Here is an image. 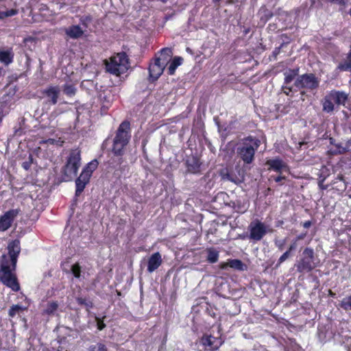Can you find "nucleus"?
<instances>
[{
  "mask_svg": "<svg viewBox=\"0 0 351 351\" xmlns=\"http://www.w3.org/2000/svg\"><path fill=\"white\" fill-rule=\"evenodd\" d=\"M81 151L79 148L70 151L66 162L60 170L62 181L71 182L76 177L81 166Z\"/></svg>",
  "mask_w": 351,
  "mask_h": 351,
  "instance_id": "1",
  "label": "nucleus"
},
{
  "mask_svg": "<svg viewBox=\"0 0 351 351\" xmlns=\"http://www.w3.org/2000/svg\"><path fill=\"white\" fill-rule=\"evenodd\" d=\"M261 141L254 136H249L243 140V143L237 147L238 156L245 164L250 165L254 160L256 150L261 145Z\"/></svg>",
  "mask_w": 351,
  "mask_h": 351,
  "instance_id": "2",
  "label": "nucleus"
},
{
  "mask_svg": "<svg viewBox=\"0 0 351 351\" xmlns=\"http://www.w3.org/2000/svg\"><path fill=\"white\" fill-rule=\"evenodd\" d=\"M319 265V260L315 255L313 248L306 247L300 258L295 262V267L300 274L310 273Z\"/></svg>",
  "mask_w": 351,
  "mask_h": 351,
  "instance_id": "3",
  "label": "nucleus"
},
{
  "mask_svg": "<svg viewBox=\"0 0 351 351\" xmlns=\"http://www.w3.org/2000/svg\"><path fill=\"white\" fill-rule=\"evenodd\" d=\"M348 99V95L343 91L337 90L328 91L321 101L322 111L331 113L334 111L335 105L344 106Z\"/></svg>",
  "mask_w": 351,
  "mask_h": 351,
  "instance_id": "4",
  "label": "nucleus"
},
{
  "mask_svg": "<svg viewBox=\"0 0 351 351\" xmlns=\"http://www.w3.org/2000/svg\"><path fill=\"white\" fill-rule=\"evenodd\" d=\"M319 79L315 73H304L298 75L294 81V91H296V89H304L311 93L316 92L319 86Z\"/></svg>",
  "mask_w": 351,
  "mask_h": 351,
  "instance_id": "5",
  "label": "nucleus"
},
{
  "mask_svg": "<svg viewBox=\"0 0 351 351\" xmlns=\"http://www.w3.org/2000/svg\"><path fill=\"white\" fill-rule=\"evenodd\" d=\"M128 63L126 54L125 53H120L116 56L110 58V62H106V69L108 73L116 76H120L127 69Z\"/></svg>",
  "mask_w": 351,
  "mask_h": 351,
  "instance_id": "6",
  "label": "nucleus"
},
{
  "mask_svg": "<svg viewBox=\"0 0 351 351\" xmlns=\"http://www.w3.org/2000/svg\"><path fill=\"white\" fill-rule=\"evenodd\" d=\"M0 281L14 291H19L20 290V285L17 278L12 274L8 261L3 262L1 265Z\"/></svg>",
  "mask_w": 351,
  "mask_h": 351,
  "instance_id": "7",
  "label": "nucleus"
},
{
  "mask_svg": "<svg viewBox=\"0 0 351 351\" xmlns=\"http://www.w3.org/2000/svg\"><path fill=\"white\" fill-rule=\"evenodd\" d=\"M284 84L281 87V90L285 95L293 97L295 88L293 85L289 84L300 75L299 68L290 69L284 73Z\"/></svg>",
  "mask_w": 351,
  "mask_h": 351,
  "instance_id": "8",
  "label": "nucleus"
},
{
  "mask_svg": "<svg viewBox=\"0 0 351 351\" xmlns=\"http://www.w3.org/2000/svg\"><path fill=\"white\" fill-rule=\"evenodd\" d=\"M248 228L250 231L249 238L255 241H261L267 234L265 225L258 219L252 221Z\"/></svg>",
  "mask_w": 351,
  "mask_h": 351,
  "instance_id": "9",
  "label": "nucleus"
},
{
  "mask_svg": "<svg viewBox=\"0 0 351 351\" xmlns=\"http://www.w3.org/2000/svg\"><path fill=\"white\" fill-rule=\"evenodd\" d=\"M200 343L205 351H217L223 343L221 337H215L212 335L204 334L200 338Z\"/></svg>",
  "mask_w": 351,
  "mask_h": 351,
  "instance_id": "10",
  "label": "nucleus"
},
{
  "mask_svg": "<svg viewBox=\"0 0 351 351\" xmlns=\"http://www.w3.org/2000/svg\"><path fill=\"white\" fill-rule=\"evenodd\" d=\"M131 138L130 123L128 121H124L119 125L116 131L115 136L113 140L129 143Z\"/></svg>",
  "mask_w": 351,
  "mask_h": 351,
  "instance_id": "11",
  "label": "nucleus"
},
{
  "mask_svg": "<svg viewBox=\"0 0 351 351\" xmlns=\"http://www.w3.org/2000/svg\"><path fill=\"white\" fill-rule=\"evenodd\" d=\"M19 209H10L0 216V231L8 230L12 225L15 218L19 214Z\"/></svg>",
  "mask_w": 351,
  "mask_h": 351,
  "instance_id": "12",
  "label": "nucleus"
},
{
  "mask_svg": "<svg viewBox=\"0 0 351 351\" xmlns=\"http://www.w3.org/2000/svg\"><path fill=\"white\" fill-rule=\"evenodd\" d=\"M165 64L166 60H162L161 58H156L154 62L149 64V77L154 80H158L163 73Z\"/></svg>",
  "mask_w": 351,
  "mask_h": 351,
  "instance_id": "13",
  "label": "nucleus"
},
{
  "mask_svg": "<svg viewBox=\"0 0 351 351\" xmlns=\"http://www.w3.org/2000/svg\"><path fill=\"white\" fill-rule=\"evenodd\" d=\"M185 164L187 172L193 174L200 173L202 162L197 156L193 155L188 156Z\"/></svg>",
  "mask_w": 351,
  "mask_h": 351,
  "instance_id": "14",
  "label": "nucleus"
},
{
  "mask_svg": "<svg viewBox=\"0 0 351 351\" xmlns=\"http://www.w3.org/2000/svg\"><path fill=\"white\" fill-rule=\"evenodd\" d=\"M42 93L47 98V104L56 105L60 95V89L58 86H50L43 90Z\"/></svg>",
  "mask_w": 351,
  "mask_h": 351,
  "instance_id": "15",
  "label": "nucleus"
},
{
  "mask_svg": "<svg viewBox=\"0 0 351 351\" xmlns=\"http://www.w3.org/2000/svg\"><path fill=\"white\" fill-rule=\"evenodd\" d=\"M266 165L269 166V170H272L279 174H281L283 171L289 170L287 164L280 158L269 159L267 160Z\"/></svg>",
  "mask_w": 351,
  "mask_h": 351,
  "instance_id": "16",
  "label": "nucleus"
},
{
  "mask_svg": "<svg viewBox=\"0 0 351 351\" xmlns=\"http://www.w3.org/2000/svg\"><path fill=\"white\" fill-rule=\"evenodd\" d=\"M161 254L157 252L151 255L147 261V271L152 273L156 270L162 264Z\"/></svg>",
  "mask_w": 351,
  "mask_h": 351,
  "instance_id": "17",
  "label": "nucleus"
},
{
  "mask_svg": "<svg viewBox=\"0 0 351 351\" xmlns=\"http://www.w3.org/2000/svg\"><path fill=\"white\" fill-rule=\"evenodd\" d=\"M90 178L85 173H80L75 179V196H79L84 191L86 186L89 183Z\"/></svg>",
  "mask_w": 351,
  "mask_h": 351,
  "instance_id": "18",
  "label": "nucleus"
},
{
  "mask_svg": "<svg viewBox=\"0 0 351 351\" xmlns=\"http://www.w3.org/2000/svg\"><path fill=\"white\" fill-rule=\"evenodd\" d=\"M228 267L239 271H243L245 269V264L239 259H228L226 263H221V269H226Z\"/></svg>",
  "mask_w": 351,
  "mask_h": 351,
  "instance_id": "19",
  "label": "nucleus"
},
{
  "mask_svg": "<svg viewBox=\"0 0 351 351\" xmlns=\"http://www.w3.org/2000/svg\"><path fill=\"white\" fill-rule=\"evenodd\" d=\"M221 176L223 179L229 180L237 184L243 181L232 170L227 168L221 171Z\"/></svg>",
  "mask_w": 351,
  "mask_h": 351,
  "instance_id": "20",
  "label": "nucleus"
},
{
  "mask_svg": "<svg viewBox=\"0 0 351 351\" xmlns=\"http://www.w3.org/2000/svg\"><path fill=\"white\" fill-rule=\"evenodd\" d=\"M65 33L70 38L77 39L82 36L84 31L79 25H71L65 29Z\"/></svg>",
  "mask_w": 351,
  "mask_h": 351,
  "instance_id": "21",
  "label": "nucleus"
},
{
  "mask_svg": "<svg viewBox=\"0 0 351 351\" xmlns=\"http://www.w3.org/2000/svg\"><path fill=\"white\" fill-rule=\"evenodd\" d=\"M258 16L259 17L260 22L263 24H265L272 18L274 14L272 11L267 9L266 6H261L258 12Z\"/></svg>",
  "mask_w": 351,
  "mask_h": 351,
  "instance_id": "22",
  "label": "nucleus"
},
{
  "mask_svg": "<svg viewBox=\"0 0 351 351\" xmlns=\"http://www.w3.org/2000/svg\"><path fill=\"white\" fill-rule=\"evenodd\" d=\"M128 143L113 140L112 152L114 156H122L125 153V147Z\"/></svg>",
  "mask_w": 351,
  "mask_h": 351,
  "instance_id": "23",
  "label": "nucleus"
},
{
  "mask_svg": "<svg viewBox=\"0 0 351 351\" xmlns=\"http://www.w3.org/2000/svg\"><path fill=\"white\" fill-rule=\"evenodd\" d=\"M332 189L338 192H343L347 189V184L342 175L338 176L332 183Z\"/></svg>",
  "mask_w": 351,
  "mask_h": 351,
  "instance_id": "24",
  "label": "nucleus"
},
{
  "mask_svg": "<svg viewBox=\"0 0 351 351\" xmlns=\"http://www.w3.org/2000/svg\"><path fill=\"white\" fill-rule=\"evenodd\" d=\"M14 53L12 49L0 51V62L8 65L13 62Z\"/></svg>",
  "mask_w": 351,
  "mask_h": 351,
  "instance_id": "25",
  "label": "nucleus"
},
{
  "mask_svg": "<svg viewBox=\"0 0 351 351\" xmlns=\"http://www.w3.org/2000/svg\"><path fill=\"white\" fill-rule=\"evenodd\" d=\"M8 250L10 256H19L21 252L20 241L15 239L10 242L8 245Z\"/></svg>",
  "mask_w": 351,
  "mask_h": 351,
  "instance_id": "26",
  "label": "nucleus"
},
{
  "mask_svg": "<svg viewBox=\"0 0 351 351\" xmlns=\"http://www.w3.org/2000/svg\"><path fill=\"white\" fill-rule=\"evenodd\" d=\"M98 164L97 159L91 160L83 168L81 173H85L86 177L90 179L93 171L97 168Z\"/></svg>",
  "mask_w": 351,
  "mask_h": 351,
  "instance_id": "27",
  "label": "nucleus"
},
{
  "mask_svg": "<svg viewBox=\"0 0 351 351\" xmlns=\"http://www.w3.org/2000/svg\"><path fill=\"white\" fill-rule=\"evenodd\" d=\"M207 253L206 261L210 263H215L219 260V252L214 247H208L206 250Z\"/></svg>",
  "mask_w": 351,
  "mask_h": 351,
  "instance_id": "28",
  "label": "nucleus"
},
{
  "mask_svg": "<svg viewBox=\"0 0 351 351\" xmlns=\"http://www.w3.org/2000/svg\"><path fill=\"white\" fill-rule=\"evenodd\" d=\"M59 304L58 301H50L47 302L46 308L43 310L42 314L43 315H53L55 312L58 310Z\"/></svg>",
  "mask_w": 351,
  "mask_h": 351,
  "instance_id": "29",
  "label": "nucleus"
},
{
  "mask_svg": "<svg viewBox=\"0 0 351 351\" xmlns=\"http://www.w3.org/2000/svg\"><path fill=\"white\" fill-rule=\"evenodd\" d=\"M232 208L235 212L243 214L245 213L248 208L249 204L247 202H242L240 199H237L232 202Z\"/></svg>",
  "mask_w": 351,
  "mask_h": 351,
  "instance_id": "30",
  "label": "nucleus"
},
{
  "mask_svg": "<svg viewBox=\"0 0 351 351\" xmlns=\"http://www.w3.org/2000/svg\"><path fill=\"white\" fill-rule=\"evenodd\" d=\"M183 59L181 57H174L171 62L170 63L167 73L169 75H172L175 73V71L178 66L182 64Z\"/></svg>",
  "mask_w": 351,
  "mask_h": 351,
  "instance_id": "31",
  "label": "nucleus"
},
{
  "mask_svg": "<svg viewBox=\"0 0 351 351\" xmlns=\"http://www.w3.org/2000/svg\"><path fill=\"white\" fill-rule=\"evenodd\" d=\"M280 37L287 38V40L286 42H283L279 47H276L274 50L272 51L271 57L274 60H276L277 58V56L280 53L281 49L291 42V37L288 36L287 34H281Z\"/></svg>",
  "mask_w": 351,
  "mask_h": 351,
  "instance_id": "32",
  "label": "nucleus"
},
{
  "mask_svg": "<svg viewBox=\"0 0 351 351\" xmlns=\"http://www.w3.org/2000/svg\"><path fill=\"white\" fill-rule=\"evenodd\" d=\"M337 69L342 71H351V56L347 55L346 59L339 64Z\"/></svg>",
  "mask_w": 351,
  "mask_h": 351,
  "instance_id": "33",
  "label": "nucleus"
},
{
  "mask_svg": "<svg viewBox=\"0 0 351 351\" xmlns=\"http://www.w3.org/2000/svg\"><path fill=\"white\" fill-rule=\"evenodd\" d=\"M76 302L79 305L84 306L86 308L87 311L93 307V302L90 300L87 299L86 298L77 297L76 298Z\"/></svg>",
  "mask_w": 351,
  "mask_h": 351,
  "instance_id": "34",
  "label": "nucleus"
},
{
  "mask_svg": "<svg viewBox=\"0 0 351 351\" xmlns=\"http://www.w3.org/2000/svg\"><path fill=\"white\" fill-rule=\"evenodd\" d=\"M340 308L345 311H351V295L345 297L339 304Z\"/></svg>",
  "mask_w": 351,
  "mask_h": 351,
  "instance_id": "35",
  "label": "nucleus"
},
{
  "mask_svg": "<svg viewBox=\"0 0 351 351\" xmlns=\"http://www.w3.org/2000/svg\"><path fill=\"white\" fill-rule=\"evenodd\" d=\"M76 88L73 84H66L63 86V93L68 97H73L76 93Z\"/></svg>",
  "mask_w": 351,
  "mask_h": 351,
  "instance_id": "36",
  "label": "nucleus"
},
{
  "mask_svg": "<svg viewBox=\"0 0 351 351\" xmlns=\"http://www.w3.org/2000/svg\"><path fill=\"white\" fill-rule=\"evenodd\" d=\"M25 310V308H23L22 306L19 304L12 305L9 309L8 315L11 317H14L17 313L21 311H23Z\"/></svg>",
  "mask_w": 351,
  "mask_h": 351,
  "instance_id": "37",
  "label": "nucleus"
},
{
  "mask_svg": "<svg viewBox=\"0 0 351 351\" xmlns=\"http://www.w3.org/2000/svg\"><path fill=\"white\" fill-rule=\"evenodd\" d=\"M93 16L90 14L82 16L80 19V24L85 28H88L93 22Z\"/></svg>",
  "mask_w": 351,
  "mask_h": 351,
  "instance_id": "38",
  "label": "nucleus"
},
{
  "mask_svg": "<svg viewBox=\"0 0 351 351\" xmlns=\"http://www.w3.org/2000/svg\"><path fill=\"white\" fill-rule=\"evenodd\" d=\"M71 271L75 278L79 279L81 277L82 268L78 263H75L71 266Z\"/></svg>",
  "mask_w": 351,
  "mask_h": 351,
  "instance_id": "39",
  "label": "nucleus"
},
{
  "mask_svg": "<svg viewBox=\"0 0 351 351\" xmlns=\"http://www.w3.org/2000/svg\"><path fill=\"white\" fill-rule=\"evenodd\" d=\"M18 11L16 9H10L6 11H0V21L5 18L16 15Z\"/></svg>",
  "mask_w": 351,
  "mask_h": 351,
  "instance_id": "40",
  "label": "nucleus"
},
{
  "mask_svg": "<svg viewBox=\"0 0 351 351\" xmlns=\"http://www.w3.org/2000/svg\"><path fill=\"white\" fill-rule=\"evenodd\" d=\"M89 351H108L105 344L102 343H97L95 345H91L89 348Z\"/></svg>",
  "mask_w": 351,
  "mask_h": 351,
  "instance_id": "41",
  "label": "nucleus"
},
{
  "mask_svg": "<svg viewBox=\"0 0 351 351\" xmlns=\"http://www.w3.org/2000/svg\"><path fill=\"white\" fill-rule=\"evenodd\" d=\"M287 243V239L274 240V245L280 252L283 251Z\"/></svg>",
  "mask_w": 351,
  "mask_h": 351,
  "instance_id": "42",
  "label": "nucleus"
},
{
  "mask_svg": "<svg viewBox=\"0 0 351 351\" xmlns=\"http://www.w3.org/2000/svg\"><path fill=\"white\" fill-rule=\"evenodd\" d=\"M291 256V252L289 250L285 252L278 258L277 264L276 265V267H278L283 262H285L287 259H288Z\"/></svg>",
  "mask_w": 351,
  "mask_h": 351,
  "instance_id": "43",
  "label": "nucleus"
},
{
  "mask_svg": "<svg viewBox=\"0 0 351 351\" xmlns=\"http://www.w3.org/2000/svg\"><path fill=\"white\" fill-rule=\"evenodd\" d=\"M32 163H33V156L32 154H29V157H28V160L22 163V167L25 170H28L30 169Z\"/></svg>",
  "mask_w": 351,
  "mask_h": 351,
  "instance_id": "44",
  "label": "nucleus"
},
{
  "mask_svg": "<svg viewBox=\"0 0 351 351\" xmlns=\"http://www.w3.org/2000/svg\"><path fill=\"white\" fill-rule=\"evenodd\" d=\"M104 317H104L102 319L96 317L97 327L99 330H104L106 326V324L104 323V322L103 320Z\"/></svg>",
  "mask_w": 351,
  "mask_h": 351,
  "instance_id": "45",
  "label": "nucleus"
},
{
  "mask_svg": "<svg viewBox=\"0 0 351 351\" xmlns=\"http://www.w3.org/2000/svg\"><path fill=\"white\" fill-rule=\"evenodd\" d=\"M300 90V99L304 101L306 99H308L309 95L307 94V92L308 90H304V89H299Z\"/></svg>",
  "mask_w": 351,
  "mask_h": 351,
  "instance_id": "46",
  "label": "nucleus"
},
{
  "mask_svg": "<svg viewBox=\"0 0 351 351\" xmlns=\"http://www.w3.org/2000/svg\"><path fill=\"white\" fill-rule=\"evenodd\" d=\"M310 8H319L322 5L320 0H310Z\"/></svg>",
  "mask_w": 351,
  "mask_h": 351,
  "instance_id": "47",
  "label": "nucleus"
},
{
  "mask_svg": "<svg viewBox=\"0 0 351 351\" xmlns=\"http://www.w3.org/2000/svg\"><path fill=\"white\" fill-rule=\"evenodd\" d=\"M10 261H11V265H12V270H15L16 263H17V258L19 256H10Z\"/></svg>",
  "mask_w": 351,
  "mask_h": 351,
  "instance_id": "48",
  "label": "nucleus"
},
{
  "mask_svg": "<svg viewBox=\"0 0 351 351\" xmlns=\"http://www.w3.org/2000/svg\"><path fill=\"white\" fill-rule=\"evenodd\" d=\"M324 180H325V178H323L322 180H319V182H318L319 187L322 190H326L328 188V184H324Z\"/></svg>",
  "mask_w": 351,
  "mask_h": 351,
  "instance_id": "49",
  "label": "nucleus"
},
{
  "mask_svg": "<svg viewBox=\"0 0 351 351\" xmlns=\"http://www.w3.org/2000/svg\"><path fill=\"white\" fill-rule=\"evenodd\" d=\"M297 242L298 241L296 240H293L287 250H289L290 252L295 250L297 247Z\"/></svg>",
  "mask_w": 351,
  "mask_h": 351,
  "instance_id": "50",
  "label": "nucleus"
},
{
  "mask_svg": "<svg viewBox=\"0 0 351 351\" xmlns=\"http://www.w3.org/2000/svg\"><path fill=\"white\" fill-rule=\"evenodd\" d=\"M336 147L339 148V154H343L348 152L349 150L348 149V147H341L339 145H336Z\"/></svg>",
  "mask_w": 351,
  "mask_h": 351,
  "instance_id": "51",
  "label": "nucleus"
},
{
  "mask_svg": "<svg viewBox=\"0 0 351 351\" xmlns=\"http://www.w3.org/2000/svg\"><path fill=\"white\" fill-rule=\"evenodd\" d=\"M274 178V180L276 182H281L282 180H285L286 179V177L284 176H281L280 174L278 176H276V177H272Z\"/></svg>",
  "mask_w": 351,
  "mask_h": 351,
  "instance_id": "52",
  "label": "nucleus"
},
{
  "mask_svg": "<svg viewBox=\"0 0 351 351\" xmlns=\"http://www.w3.org/2000/svg\"><path fill=\"white\" fill-rule=\"evenodd\" d=\"M306 232H302V233L298 234L295 237V240H296L297 241H298L300 240H303L306 237Z\"/></svg>",
  "mask_w": 351,
  "mask_h": 351,
  "instance_id": "53",
  "label": "nucleus"
},
{
  "mask_svg": "<svg viewBox=\"0 0 351 351\" xmlns=\"http://www.w3.org/2000/svg\"><path fill=\"white\" fill-rule=\"evenodd\" d=\"M312 225V221H304L303 223H302V226L304 228H308L311 226Z\"/></svg>",
  "mask_w": 351,
  "mask_h": 351,
  "instance_id": "54",
  "label": "nucleus"
},
{
  "mask_svg": "<svg viewBox=\"0 0 351 351\" xmlns=\"http://www.w3.org/2000/svg\"><path fill=\"white\" fill-rule=\"evenodd\" d=\"M169 53H171V51L168 48H163L160 50L161 55H163V54L169 55Z\"/></svg>",
  "mask_w": 351,
  "mask_h": 351,
  "instance_id": "55",
  "label": "nucleus"
},
{
  "mask_svg": "<svg viewBox=\"0 0 351 351\" xmlns=\"http://www.w3.org/2000/svg\"><path fill=\"white\" fill-rule=\"evenodd\" d=\"M351 145V139L348 140L346 143V147H349Z\"/></svg>",
  "mask_w": 351,
  "mask_h": 351,
  "instance_id": "56",
  "label": "nucleus"
},
{
  "mask_svg": "<svg viewBox=\"0 0 351 351\" xmlns=\"http://www.w3.org/2000/svg\"><path fill=\"white\" fill-rule=\"evenodd\" d=\"M329 295L332 296V297H335V293H333L331 290L329 291Z\"/></svg>",
  "mask_w": 351,
  "mask_h": 351,
  "instance_id": "57",
  "label": "nucleus"
},
{
  "mask_svg": "<svg viewBox=\"0 0 351 351\" xmlns=\"http://www.w3.org/2000/svg\"><path fill=\"white\" fill-rule=\"evenodd\" d=\"M221 0H212L213 3H219L220 2Z\"/></svg>",
  "mask_w": 351,
  "mask_h": 351,
  "instance_id": "58",
  "label": "nucleus"
},
{
  "mask_svg": "<svg viewBox=\"0 0 351 351\" xmlns=\"http://www.w3.org/2000/svg\"><path fill=\"white\" fill-rule=\"evenodd\" d=\"M162 3H166L169 0H160Z\"/></svg>",
  "mask_w": 351,
  "mask_h": 351,
  "instance_id": "59",
  "label": "nucleus"
},
{
  "mask_svg": "<svg viewBox=\"0 0 351 351\" xmlns=\"http://www.w3.org/2000/svg\"><path fill=\"white\" fill-rule=\"evenodd\" d=\"M249 32H250V29H247L245 30V34H247Z\"/></svg>",
  "mask_w": 351,
  "mask_h": 351,
  "instance_id": "60",
  "label": "nucleus"
},
{
  "mask_svg": "<svg viewBox=\"0 0 351 351\" xmlns=\"http://www.w3.org/2000/svg\"><path fill=\"white\" fill-rule=\"evenodd\" d=\"M349 14H350V17H351V8H350V11H349Z\"/></svg>",
  "mask_w": 351,
  "mask_h": 351,
  "instance_id": "61",
  "label": "nucleus"
},
{
  "mask_svg": "<svg viewBox=\"0 0 351 351\" xmlns=\"http://www.w3.org/2000/svg\"><path fill=\"white\" fill-rule=\"evenodd\" d=\"M285 40H283V42H286L287 40V38H284Z\"/></svg>",
  "mask_w": 351,
  "mask_h": 351,
  "instance_id": "62",
  "label": "nucleus"
},
{
  "mask_svg": "<svg viewBox=\"0 0 351 351\" xmlns=\"http://www.w3.org/2000/svg\"><path fill=\"white\" fill-rule=\"evenodd\" d=\"M212 317H215V314L213 313V315H211Z\"/></svg>",
  "mask_w": 351,
  "mask_h": 351,
  "instance_id": "63",
  "label": "nucleus"
},
{
  "mask_svg": "<svg viewBox=\"0 0 351 351\" xmlns=\"http://www.w3.org/2000/svg\"><path fill=\"white\" fill-rule=\"evenodd\" d=\"M49 141H53V139H51V138H49Z\"/></svg>",
  "mask_w": 351,
  "mask_h": 351,
  "instance_id": "64",
  "label": "nucleus"
}]
</instances>
